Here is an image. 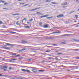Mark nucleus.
I'll return each mask as SVG.
<instances>
[{"instance_id": "40", "label": "nucleus", "mask_w": 79, "mask_h": 79, "mask_svg": "<svg viewBox=\"0 0 79 79\" xmlns=\"http://www.w3.org/2000/svg\"><path fill=\"white\" fill-rule=\"evenodd\" d=\"M2 23H3V22L2 21H0V24H2Z\"/></svg>"}, {"instance_id": "21", "label": "nucleus", "mask_w": 79, "mask_h": 79, "mask_svg": "<svg viewBox=\"0 0 79 79\" xmlns=\"http://www.w3.org/2000/svg\"><path fill=\"white\" fill-rule=\"evenodd\" d=\"M26 71H27V73H31V71L28 70H26Z\"/></svg>"}, {"instance_id": "4", "label": "nucleus", "mask_w": 79, "mask_h": 79, "mask_svg": "<svg viewBox=\"0 0 79 79\" xmlns=\"http://www.w3.org/2000/svg\"><path fill=\"white\" fill-rule=\"evenodd\" d=\"M63 14H60V15H57V17L59 18H61V17H63Z\"/></svg>"}, {"instance_id": "8", "label": "nucleus", "mask_w": 79, "mask_h": 79, "mask_svg": "<svg viewBox=\"0 0 79 79\" xmlns=\"http://www.w3.org/2000/svg\"><path fill=\"white\" fill-rule=\"evenodd\" d=\"M67 35H68V34H65L64 35H62L60 36V37H63V36H66Z\"/></svg>"}, {"instance_id": "5", "label": "nucleus", "mask_w": 79, "mask_h": 79, "mask_svg": "<svg viewBox=\"0 0 79 79\" xmlns=\"http://www.w3.org/2000/svg\"><path fill=\"white\" fill-rule=\"evenodd\" d=\"M72 40H73V41H75V42H79V40H76V39H73Z\"/></svg>"}, {"instance_id": "11", "label": "nucleus", "mask_w": 79, "mask_h": 79, "mask_svg": "<svg viewBox=\"0 0 79 79\" xmlns=\"http://www.w3.org/2000/svg\"><path fill=\"white\" fill-rule=\"evenodd\" d=\"M16 15H19V14H12L13 16H16Z\"/></svg>"}, {"instance_id": "23", "label": "nucleus", "mask_w": 79, "mask_h": 79, "mask_svg": "<svg viewBox=\"0 0 79 79\" xmlns=\"http://www.w3.org/2000/svg\"><path fill=\"white\" fill-rule=\"evenodd\" d=\"M27 60L28 61H31V60H32V58H30L29 59H28Z\"/></svg>"}, {"instance_id": "49", "label": "nucleus", "mask_w": 79, "mask_h": 79, "mask_svg": "<svg viewBox=\"0 0 79 79\" xmlns=\"http://www.w3.org/2000/svg\"><path fill=\"white\" fill-rule=\"evenodd\" d=\"M6 49H10V48L8 47L6 48Z\"/></svg>"}, {"instance_id": "64", "label": "nucleus", "mask_w": 79, "mask_h": 79, "mask_svg": "<svg viewBox=\"0 0 79 79\" xmlns=\"http://www.w3.org/2000/svg\"><path fill=\"white\" fill-rule=\"evenodd\" d=\"M34 10L35 11V10H37L36 9V8L34 9Z\"/></svg>"}, {"instance_id": "28", "label": "nucleus", "mask_w": 79, "mask_h": 79, "mask_svg": "<svg viewBox=\"0 0 79 79\" xmlns=\"http://www.w3.org/2000/svg\"><path fill=\"white\" fill-rule=\"evenodd\" d=\"M16 24L17 25H20V23H19L18 22H17L16 23Z\"/></svg>"}, {"instance_id": "14", "label": "nucleus", "mask_w": 79, "mask_h": 79, "mask_svg": "<svg viewBox=\"0 0 79 79\" xmlns=\"http://www.w3.org/2000/svg\"><path fill=\"white\" fill-rule=\"evenodd\" d=\"M25 28H28L29 29L30 28V27L28 26H25Z\"/></svg>"}, {"instance_id": "60", "label": "nucleus", "mask_w": 79, "mask_h": 79, "mask_svg": "<svg viewBox=\"0 0 79 79\" xmlns=\"http://www.w3.org/2000/svg\"><path fill=\"white\" fill-rule=\"evenodd\" d=\"M52 34H55V32H53L52 33Z\"/></svg>"}, {"instance_id": "44", "label": "nucleus", "mask_w": 79, "mask_h": 79, "mask_svg": "<svg viewBox=\"0 0 79 79\" xmlns=\"http://www.w3.org/2000/svg\"><path fill=\"white\" fill-rule=\"evenodd\" d=\"M40 7H38L36 8V10H39V9H40Z\"/></svg>"}, {"instance_id": "55", "label": "nucleus", "mask_w": 79, "mask_h": 79, "mask_svg": "<svg viewBox=\"0 0 79 79\" xmlns=\"http://www.w3.org/2000/svg\"><path fill=\"white\" fill-rule=\"evenodd\" d=\"M31 11H35L34 9L31 10Z\"/></svg>"}, {"instance_id": "51", "label": "nucleus", "mask_w": 79, "mask_h": 79, "mask_svg": "<svg viewBox=\"0 0 79 79\" xmlns=\"http://www.w3.org/2000/svg\"><path fill=\"white\" fill-rule=\"evenodd\" d=\"M69 50H74V49H69Z\"/></svg>"}, {"instance_id": "52", "label": "nucleus", "mask_w": 79, "mask_h": 79, "mask_svg": "<svg viewBox=\"0 0 79 79\" xmlns=\"http://www.w3.org/2000/svg\"><path fill=\"white\" fill-rule=\"evenodd\" d=\"M11 69H12V68L11 67H10L9 68V69H10V70H11Z\"/></svg>"}, {"instance_id": "36", "label": "nucleus", "mask_w": 79, "mask_h": 79, "mask_svg": "<svg viewBox=\"0 0 79 79\" xmlns=\"http://www.w3.org/2000/svg\"><path fill=\"white\" fill-rule=\"evenodd\" d=\"M22 4H23L22 5ZM20 5H23L24 4V3H20Z\"/></svg>"}, {"instance_id": "42", "label": "nucleus", "mask_w": 79, "mask_h": 79, "mask_svg": "<svg viewBox=\"0 0 79 79\" xmlns=\"http://www.w3.org/2000/svg\"><path fill=\"white\" fill-rule=\"evenodd\" d=\"M12 60H13V61H16V59H13Z\"/></svg>"}, {"instance_id": "13", "label": "nucleus", "mask_w": 79, "mask_h": 79, "mask_svg": "<svg viewBox=\"0 0 79 79\" xmlns=\"http://www.w3.org/2000/svg\"><path fill=\"white\" fill-rule=\"evenodd\" d=\"M21 71H23V72H26V70L22 69H21Z\"/></svg>"}, {"instance_id": "30", "label": "nucleus", "mask_w": 79, "mask_h": 79, "mask_svg": "<svg viewBox=\"0 0 79 79\" xmlns=\"http://www.w3.org/2000/svg\"><path fill=\"white\" fill-rule=\"evenodd\" d=\"M51 52V50H48L46 51V52Z\"/></svg>"}, {"instance_id": "62", "label": "nucleus", "mask_w": 79, "mask_h": 79, "mask_svg": "<svg viewBox=\"0 0 79 79\" xmlns=\"http://www.w3.org/2000/svg\"><path fill=\"white\" fill-rule=\"evenodd\" d=\"M78 1H79V0H77L76 1V2H78Z\"/></svg>"}, {"instance_id": "50", "label": "nucleus", "mask_w": 79, "mask_h": 79, "mask_svg": "<svg viewBox=\"0 0 79 79\" xmlns=\"http://www.w3.org/2000/svg\"><path fill=\"white\" fill-rule=\"evenodd\" d=\"M19 52H23V51H22V50H19Z\"/></svg>"}, {"instance_id": "26", "label": "nucleus", "mask_w": 79, "mask_h": 79, "mask_svg": "<svg viewBox=\"0 0 79 79\" xmlns=\"http://www.w3.org/2000/svg\"><path fill=\"white\" fill-rule=\"evenodd\" d=\"M51 3H52V4H58V3H56V2H51Z\"/></svg>"}, {"instance_id": "53", "label": "nucleus", "mask_w": 79, "mask_h": 79, "mask_svg": "<svg viewBox=\"0 0 79 79\" xmlns=\"http://www.w3.org/2000/svg\"><path fill=\"white\" fill-rule=\"evenodd\" d=\"M16 56H17V57H19V56H20V55H16Z\"/></svg>"}, {"instance_id": "37", "label": "nucleus", "mask_w": 79, "mask_h": 79, "mask_svg": "<svg viewBox=\"0 0 79 79\" xmlns=\"http://www.w3.org/2000/svg\"><path fill=\"white\" fill-rule=\"evenodd\" d=\"M26 19H27V18H26L24 19L23 20H22V22H23V21H24V20H26Z\"/></svg>"}, {"instance_id": "33", "label": "nucleus", "mask_w": 79, "mask_h": 79, "mask_svg": "<svg viewBox=\"0 0 79 79\" xmlns=\"http://www.w3.org/2000/svg\"><path fill=\"white\" fill-rule=\"evenodd\" d=\"M46 18L47 19H50V18H52V17H47Z\"/></svg>"}, {"instance_id": "25", "label": "nucleus", "mask_w": 79, "mask_h": 79, "mask_svg": "<svg viewBox=\"0 0 79 79\" xmlns=\"http://www.w3.org/2000/svg\"><path fill=\"white\" fill-rule=\"evenodd\" d=\"M19 79H24V77H20Z\"/></svg>"}, {"instance_id": "43", "label": "nucleus", "mask_w": 79, "mask_h": 79, "mask_svg": "<svg viewBox=\"0 0 79 79\" xmlns=\"http://www.w3.org/2000/svg\"><path fill=\"white\" fill-rule=\"evenodd\" d=\"M42 63H45V60H42L41 61Z\"/></svg>"}, {"instance_id": "38", "label": "nucleus", "mask_w": 79, "mask_h": 79, "mask_svg": "<svg viewBox=\"0 0 79 79\" xmlns=\"http://www.w3.org/2000/svg\"><path fill=\"white\" fill-rule=\"evenodd\" d=\"M75 17V18H78V15H76Z\"/></svg>"}, {"instance_id": "29", "label": "nucleus", "mask_w": 79, "mask_h": 79, "mask_svg": "<svg viewBox=\"0 0 79 79\" xmlns=\"http://www.w3.org/2000/svg\"><path fill=\"white\" fill-rule=\"evenodd\" d=\"M1 77H4V76H5V75H2V74H1Z\"/></svg>"}, {"instance_id": "6", "label": "nucleus", "mask_w": 79, "mask_h": 79, "mask_svg": "<svg viewBox=\"0 0 79 79\" xmlns=\"http://www.w3.org/2000/svg\"><path fill=\"white\" fill-rule=\"evenodd\" d=\"M55 34H60L61 32L59 31H57L55 32Z\"/></svg>"}, {"instance_id": "45", "label": "nucleus", "mask_w": 79, "mask_h": 79, "mask_svg": "<svg viewBox=\"0 0 79 79\" xmlns=\"http://www.w3.org/2000/svg\"><path fill=\"white\" fill-rule=\"evenodd\" d=\"M22 50L23 51V50H26V49H25V48H23L22 49Z\"/></svg>"}, {"instance_id": "48", "label": "nucleus", "mask_w": 79, "mask_h": 79, "mask_svg": "<svg viewBox=\"0 0 79 79\" xmlns=\"http://www.w3.org/2000/svg\"><path fill=\"white\" fill-rule=\"evenodd\" d=\"M33 21V19H30V21Z\"/></svg>"}, {"instance_id": "24", "label": "nucleus", "mask_w": 79, "mask_h": 79, "mask_svg": "<svg viewBox=\"0 0 79 79\" xmlns=\"http://www.w3.org/2000/svg\"><path fill=\"white\" fill-rule=\"evenodd\" d=\"M68 5V3L65 2L64 3V5Z\"/></svg>"}, {"instance_id": "15", "label": "nucleus", "mask_w": 79, "mask_h": 79, "mask_svg": "<svg viewBox=\"0 0 79 79\" xmlns=\"http://www.w3.org/2000/svg\"><path fill=\"white\" fill-rule=\"evenodd\" d=\"M18 59L19 60H23V57H19L18 58Z\"/></svg>"}, {"instance_id": "58", "label": "nucleus", "mask_w": 79, "mask_h": 79, "mask_svg": "<svg viewBox=\"0 0 79 79\" xmlns=\"http://www.w3.org/2000/svg\"><path fill=\"white\" fill-rule=\"evenodd\" d=\"M3 9L4 10H7V9H6V8H3Z\"/></svg>"}, {"instance_id": "10", "label": "nucleus", "mask_w": 79, "mask_h": 79, "mask_svg": "<svg viewBox=\"0 0 79 79\" xmlns=\"http://www.w3.org/2000/svg\"><path fill=\"white\" fill-rule=\"evenodd\" d=\"M3 69H7V66L4 65L3 66Z\"/></svg>"}, {"instance_id": "63", "label": "nucleus", "mask_w": 79, "mask_h": 79, "mask_svg": "<svg viewBox=\"0 0 79 79\" xmlns=\"http://www.w3.org/2000/svg\"><path fill=\"white\" fill-rule=\"evenodd\" d=\"M76 59H79V57L76 58Z\"/></svg>"}, {"instance_id": "56", "label": "nucleus", "mask_w": 79, "mask_h": 79, "mask_svg": "<svg viewBox=\"0 0 79 79\" xmlns=\"http://www.w3.org/2000/svg\"><path fill=\"white\" fill-rule=\"evenodd\" d=\"M48 59H49V60H50L51 59V57H48Z\"/></svg>"}, {"instance_id": "18", "label": "nucleus", "mask_w": 79, "mask_h": 79, "mask_svg": "<svg viewBox=\"0 0 79 79\" xmlns=\"http://www.w3.org/2000/svg\"><path fill=\"white\" fill-rule=\"evenodd\" d=\"M52 1L51 0H47L46 1V2H50Z\"/></svg>"}, {"instance_id": "7", "label": "nucleus", "mask_w": 79, "mask_h": 79, "mask_svg": "<svg viewBox=\"0 0 79 79\" xmlns=\"http://www.w3.org/2000/svg\"><path fill=\"white\" fill-rule=\"evenodd\" d=\"M22 44H25V43H27V41L25 40H23L22 41Z\"/></svg>"}, {"instance_id": "34", "label": "nucleus", "mask_w": 79, "mask_h": 79, "mask_svg": "<svg viewBox=\"0 0 79 79\" xmlns=\"http://www.w3.org/2000/svg\"><path fill=\"white\" fill-rule=\"evenodd\" d=\"M52 45H54V46H58V45L55 44H52Z\"/></svg>"}, {"instance_id": "47", "label": "nucleus", "mask_w": 79, "mask_h": 79, "mask_svg": "<svg viewBox=\"0 0 79 79\" xmlns=\"http://www.w3.org/2000/svg\"><path fill=\"white\" fill-rule=\"evenodd\" d=\"M55 60H58V57H56L55 58Z\"/></svg>"}, {"instance_id": "20", "label": "nucleus", "mask_w": 79, "mask_h": 79, "mask_svg": "<svg viewBox=\"0 0 79 79\" xmlns=\"http://www.w3.org/2000/svg\"><path fill=\"white\" fill-rule=\"evenodd\" d=\"M74 50L75 51H79V49H75Z\"/></svg>"}, {"instance_id": "2", "label": "nucleus", "mask_w": 79, "mask_h": 79, "mask_svg": "<svg viewBox=\"0 0 79 79\" xmlns=\"http://www.w3.org/2000/svg\"><path fill=\"white\" fill-rule=\"evenodd\" d=\"M48 16V15H44V16H41L40 17V18H46V17H47Z\"/></svg>"}, {"instance_id": "61", "label": "nucleus", "mask_w": 79, "mask_h": 79, "mask_svg": "<svg viewBox=\"0 0 79 79\" xmlns=\"http://www.w3.org/2000/svg\"><path fill=\"white\" fill-rule=\"evenodd\" d=\"M40 15H44V14H41Z\"/></svg>"}, {"instance_id": "22", "label": "nucleus", "mask_w": 79, "mask_h": 79, "mask_svg": "<svg viewBox=\"0 0 79 79\" xmlns=\"http://www.w3.org/2000/svg\"><path fill=\"white\" fill-rule=\"evenodd\" d=\"M9 33H16V32H13V31H9Z\"/></svg>"}, {"instance_id": "31", "label": "nucleus", "mask_w": 79, "mask_h": 79, "mask_svg": "<svg viewBox=\"0 0 79 79\" xmlns=\"http://www.w3.org/2000/svg\"><path fill=\"white\" fill-rule=\"evenodd\" d=\"M61 54H62V53H58L56 54V55H61Z\"/></svg>"}, {"instance_id": "27", "label": "nucleus", "mask_w": 79, "mask_h": 79, "mask_svg": "<svg viewBox=\"0 0 79 79\" xmlns=\"http://www.w3.org/2000/svg\"><path fill=\"white\" fill-rule=\"evenodd\" d=\"M75 11L74 10H73L72 11H71V12H70V13H69V14H71V13H74V12Z\"/></svg>"}, {"instance_id": "39", "label": "nucleus", "mask_w": 79, "mask_h": 79, "mask_svg": "<svg viewBox=\"0 0 79 79\" xmlns=\"http://www.w3.org/2000/svg\"><path fill=\"white\" fill-rule=\"evenodd\" d=\"M40 25H41L42 24V22H41L40 23H39Z\"/></svg>"}, {"instance_id": "3", "label": "nucleus", "mask_w": 79, "mask_h": 79, "mask_svg": "<svg viewBox=\"0 0 79 79\" xmlns=\"http://www.w3.org/2000/svg\"><path fill=\"white\" fill-rule=\"evenodd\" d=\"M6 45H10V47H14L15 45L14 44H11L8 43H6Z\"/></svg>"}, {"instance_id": "17", "label": "nucleus", "mask_w": 79, "mask_h": 79, "mask_svg": "<svg viewBox=\"0 0 79 79\" xmlns=\"http://www.w3.org/2000/svg\"><path fill=\"white\" fill-rule=\"evenodd\" d=\"M38 71L39 72H43V71H44V70H39Z\"/></svg>"}, {"instance_id": "12", "label": "nucleus", "mask_w": 79, "mask_h": 79, "mask_svg": "<svg viewBox=\"0 0 79 79\" xmlns=\"http://www.w3.org/2000/svg\"><path fill=\"white\" fill-rule=\"evenodd\" d=\"M44 28H47L48 27V25H47V24L45 25L44 26Z\"/></svg>"}, {"instance_id": "54", "label": "nucleus", "mask_w": 79, "mask_h": 79, "mask_svg": "<svg viewBox=\"0 0 79 79\" xmlns=\"http://www.w3.org/2000/svg\"><path fill=\"white\" fill-rule=\"evenodd\" d=\"M79 27V25H77V26H75V27Z\"/></svg>"}, {"instance_id": "59", "label": "nucleus", "mask_w": 79, "mask_h": 79, "mask_svg": "<svg viewBox=\"0 0 79 79\" xmlns=\"http://www.w3.org/2000/svg\"><path fill=\"white\" fill-rule=\"evenodd\" d=\"M19 2H21L22 1V0H18Z\"/></svg>"}, {"instance_id": "41", "label": "nucleus", "mask_w": 79, "mask_h": 79, "mask_svg": "<svg viewBox=\"0 0 79 79\" xmlns=\"http://www.w3.org/2000/svg\"><path fill=\"white\" fill-rule=\"evenodd\" d=\"M28 5H29V4H27L24 5V6H28Z\"/></svg>"}, {"instance_id": "16", "label": "nucleus", "mask_w": 79, "mask_h": 79, "mask_svg": "<svg viewBox=\"0 0 79 79\" xmlns=\"http://www.w3.org/2000/svg\"><path fill=\"white\" fill-rule=\"evenodd\" d=\"M1 2H2V3H5V2H4V1H2V0L0 1V3H1Z\"/></svg>"}, {"instance_id": "35", "label": "nucleus", "mask_w": 79, "mask_h": 79, "mask_svg": "<svg viewBox=\"0 0 79 79\" xmlns=\"http://www.w3.org/2000/svg\"><path fill=\"white\" fill-rule=\"evenodd\" d=\"M7 4L8 3L6 2L4 4V5H7Z\"/></svg>"}, {"instance_id": "32", "label": "nucleus", "mask_w": 79, "mask_h": 79, "mask_svg": "<svg viewBox=\"0 0 79 79\" xmlns=\"http://www.w3.org/2000/svg\"><path fill=\"white\" fill-rule=\"evenodd\" d=\"M37 14L38 15H40L41 14V13L39 12H37Z\"/></svg>"}, {"instance_id": "9", "label": "nucleus", "mask_w": 79, "mask_h": 79, "mask_svg": "<svg viewBox=\"0 0 79 79\" xmlns=\"http://www.w3.org/2000/svg\"><path fill=\"white\" fill-rule=\"evenodd\" d=\"M60 43L61 44H67L65 42H61Z\"/></svg>"}, {"instance_id": "19", "label": "nucleus", "mask_w": 79, "mask_h": 79, "mask_svg": "<svg viewBox=\"0 0 79 79\" xmlns=\"http://www.w3.org/2000/svg\"><path fill=\"white\" fill-rule=\"evenodd\" d=\"M0 69H3V67L2 66H0Z\"/></svg>"}, {"instance_id": "1", "label": "nucleus", "mask_w": 79, "mask_h": 79, "mask_svg": "<svg viewBox=\"0 0 79 79\" xmlns=\"http://www.w3.org/2000/svg\"><path fill=\"white\" fill-rule=\"evenodd\" d=\"M32 71L34 73H37V69H36L35 68H34L32 69Z\"/></svg>"}, {"instance_id": "46", "label": "nucleus", "mask_w": 79, "mask_h": 79, "mask_svg": "<svg viewBox=\"0 0 79 79\" xmlns=\"http://www.w3.org/2000/svg\"><path fill=\"white\" fill-rule=\"evenodd\" d=\"M5 47H6V45H4L3 46V48H5Z\"/></svg>"}, {"instance_id": "57", "label": "nucleus", "mask_w": 79, "mask_h": 79, "mask_svg": "<svg viewBox=\"0 0 79 79\" xmlns=\"http://www.w3.org/2000/svg\"><path fill=\"white\" fill-rule=\"evenodd\" d=\"M27 24H29V23H30V22H27Z\"/></svg>"}]
</instances>
